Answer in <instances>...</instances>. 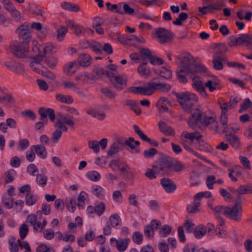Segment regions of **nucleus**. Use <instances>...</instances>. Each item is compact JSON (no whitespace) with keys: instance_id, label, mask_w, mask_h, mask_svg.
I'll list each match as a JSON object with an SVG mask.
<instances>
[{"instance_id":"f257e3e1","label":"nucleus","mask_w":252,"mask_h":252,"mask_svg":"<svg viewBox=\"0 0 252 252\" xmlns=\"http://www.w3.org/2000/svg\"><path fill=\"white\" fill-rule=\"evenodd\" d=\"M169 84L156 81V78H153L144 84L143 86L131 87L128 88V92L144 95H151L157 92H167L170 91Z\"/></svg>"},{"instance_id":"f03ea898","label":"nucleus","mask_w":252,"mask_h":252,"mask_svg":"<svg viewBox=\"0 0 252 252\" xmlns=\"http://www.w3.org/2000/svg\"><path fill=\"white\" fill-rule=\"evenodd\" d=\"M184 165L179 161H175L171 157L161 158L158 165H153V168L157 169L158 173L161 175H167L170 169H172L176 172L181 171L184 168Z\"/></svg>"},{"instance_id":"7ed1b4c3","label":"nucleus","mask_w":252,"mask_h":252,"mask_svg":"<svg viewBox=\"0 0 252 252\" xmlns=\"http://www.w3.org/2000/svg\"><path fill=\"white\" fill-rule=\"evenodd\" d=\"M172 93L177 99L183 100L179 101V103L183 109L187 112H190L192 110L194 107V103L193 102H196L198 100V97L193 93L185 92L179 94L175 92H173Z\"/></svg>"},{"instance_id":"20e7f679","label":"nucleus","mask_w":252,"mask_h":252,"mask_svg":"<svg viewBox=\"0 0 252 252\" xmlns=\"http://www.w3.org/2000/svg\"><path fill=\"white\" fill-rule=\"evenodd\" d=\"M242 201L236 200L235 205L232 207H226L225 216L236 221H239L241 220L242 217Z\"/></svg>"},{"instance_id":"39448f33","label":"nucleus","mask_w":252,"mask_h":252,"mask_svg":"<svg viewBox=\"0 0 252 252\" xmlns=\"http://www.w3.org/2000/svg\"><path fill=\"white\" fill-rule=\"evenodd\" d=\"M16 33L18 34L21 43L22 45H26L28 44L32 39L31 32L30 24L25 22L20 25L16 30Z\"/></svg>"},{"instance_id":"423d86ee","label":"nucleus","mask_w":252,"mask_h":252,"mask_svg":"<svg viewBox=\"0 0 252 252\" xmlns=\"http://www.w3.org/2000/svg\"><path fill=\"white\" fill-rule=\"evenodd\" d=\"M155 36L160 44H165L173 40L174 34L164 28L160 27L155 29Z\"/></svg>"},{"instance_id":"0eeeda50","label":"nucleus","mask_w":252,"mask_h":252,"mask_svg":"<svg viewBox=\"0 0 252 252\" xmlns=\"http://www.w3.org/2000/svg\"><path fill=\"white\" fill-rule=\"evenodd\" d=\"M140 53V58L142 61H145L147 59L153 65H161L164 63L162 59L152 55L151 51L147 48L141 49Z\"/></svg>"},{"instance_id":"6e6552de","label":"nucleus","mask_w":252,"mask_h":252,"mask_svg":"<svg viewBox=\"0 0 252 252\" xmlns=\"http://www.w3.org/2000/svg\"><path fill=\"white\" fill-rule=\"evenodd\" d=\"M248 38L247 34H239L236 35H232L229 37L228 44L231 47L244 45L247 47L249 43Z\"/></svg>"},{"instance_id":"1a4fd4ad","label":"nucleus","mask_w":252,"mask_h":252,"mask_svg":"<svg viewBox=\"0 0 252 252\" xmlns=\"http://www.w3.org/2000/svg\"><path fill=\"white\" fill-rule=\"evenodd\" d=\"M110 81L115 89L120 91L126 87L127 79L122 75L115 76L109 77Z\"/></svg>"},{"instance_id":"9d476101","label":"nucleus","mask_w":252,"mask_h":252,"mask_svg":"<svg viewBox=\"0 0 252 252\" xmlns=\"http://www.w3.org/2000/svg\"><path fill=\"white\" fill-rule=\"evenodd\" d=\"M10 49L12 54L18 58L25 57L28 52V48L26 45H22L20 42L10 45Z\"/></svg>"},{"instance_id":"9b49d317","label":"nucleus","mask_w":252,"mask_h":252,"mask_svg":"<svg viewBox=\"0 0 252 252\" xmlns=\"http://www.w3.org/2000/svg\"><path fill=\"white\" fill-rule=\"evenodd\" d=\"M108 140L106 138L101 139L99 141L90 140L88 142V147L95 153H98L100 151V147L102 150L106 149L107 146Z\"/></svg>"},{"instance_id":"f8f14e48","label":"nucleus","mask_w":252,"mask_h":252,"mask_svg":"<svg viewBox=\"0 0 252 252\" xmlns=\"http://www.w3.org/2000/svg\"><path fill=\"white\" fill-rule=\"evenodd\" d=\"M38 113L40 116V121H45V124H47L48 120L47 119V116H49L50 120L51 122H54L56 119L55 114V111L52 108H46L45 107H40L38 110Z\"/></svg>"},{"instance_id":"ddd939ff","label":"nucleus","mask_w":252,"mask_h":252,"mask_svg":"<svg viewBox=\"0 0 252 252\" xmlns=\"http://www.w3.org/2000/svg\"><path fill=\"white\" fill-rule=\"evenodd\" d=\"M226 141L235 150H239L241 148V141L239 137L231 132L225 135Z\"/></svg>"},{"instance_id":"4468645a","label":"nucleus","mask_w":252,"mask_h":252,"mask_svg":"<svg viewBox=\"0 0 252 252\" xmlns=\"http://www.w3.org/2000/svg\"><path fill=\"white\" fill-rule=\"evenodd\" d=\"M193 84L192 85L193 88L196 90L203 97H207V94L205 89V85H203L202 81L199 79L197 76H194L192 78Z\"/></svg>"},{"instance_id":"2eb2a0df","label":"nucleus","mask_w":252,"mask_h":252,"mask_svg":"<svg viewBox=\"0 0 252 252\" xmlns=\"http://www.w3.org/2000/svg\"><path fill=\"white\" fill-rule=\"evenodd\" d=\"M54 49V46L52 44L48 43L46 45L42 46V54H37L34 56L33 58L35 63H40L45 57V55L49 53L52 51Z\"/></svg>"},{"instance_id":"dca6fc26","label":"nucleus","mask_w":252,"mask_h":252,"mask_svg":"<svg viewBox=\"0 0 252 252\" xmlns=\"http://www.w3.org/2000/svg\"><path fill=\"white\" fill-rule=\"evenodd\" d=\"M133 127L135 133H136L142 140L149 143L150 145L154 147H157L158 146V141L156 140H152L146 134H144V133L140 129L139 127L137 125H134L133 126Z\"/></svg>"},{"instance_id":"f3484780","label":"nucleus","mask_w":252,"mask_h":252,"mask_svg":"<svg viewBox=\"0 0 252 252\" xmlns=\"http://www.w3.org/2000/svg\"><path fill=\"white\" fill-rule=\"evenodd\" d=\"M5 65L14 73L22 74L24 72V66L19 63L8 62L5 63Z\"/></svg>"},{"instance_id":"a211bd4d","label":"nucleus","mask_w":252,"mask_h":252,"mask_svg":"<svg viewBox=\"0 0 252 252\" xmlns=\"http://www.w3.org/2000/svg\"><path fill=\"white\" fill-rule=\"evenodd\" d=\"M57 121L56 122H62L63 124L68 125L70 127H73L74 122L72 120V117L68 114L59 113L57 116Z\"/></svg>"},{"instance_id":"6ab92c4d","label":"nucleus","mask_w":252,"mask_h":252,"mask_svg":"<svg viewBox=\"0 0 252 252\" xmlns=\"http://www.w3.org/2000/svg\"><path fill=\"white\" fill-rule=\"evenodd\" d=\"M202 117L201 112L196 109L195 111L192 114L188 121V124L190 126H193L200 122Z\"/></svg>"},{"instance_id":"aec40b11","label":"nucleus","mask_w":252,"mask_h":252,"mask_svg":"<svg viewBox=\"0 0 252 252\" xmlns=\"http://www.w3.org/2000/svg\"><path fill=\"white\" fill-rule=\"evenodd\" d=\"M79 64L76 62H72L66 64L63 67V71L68 76H71L77 70Z\"/></svg>"},{"instance_id":"412c9836","label":"nucleus","mask_w":252,"mask_h":252,"mask_svg":"<svg viewBox=\"0 0 252 252\" xmlns=\"http://www.w3.org/2000/svg\"><path fill=\"white\" fill-rule=\"evenodd\" d=\"M160 184L167 192H173L176 189V185L168 178H164L161 179Z\"/></svg>"},{"instance_id":"4be33fe9","label":"nucleus","mask_w":252,"mask_h":252,"mask_svg":"<svg viewBox=\"0 0 252 252\" xmlns=\"http://www.w3.org/2000/svg\"><path fill=\"white\" fill-rule=\"evenodd\" d=\"M214 49L213 58L220 59V56L223 55L227 52V47L225 44L219 43L216 44Z\"/></svg>"},{"instance_id":"5701e85b","label":"nucleus","mask_w":252,"mask_h":252,"mask_svg":"<svg viewBox=\"0 0 252 252\" xmlns=\"http://www.w3.org/2000/svg\"><path fill=\"white\" fill-rule=\"evenodd\" d=\"M252 193V186L246 185L240 186L237 189L236 200H241V195Z\"/></svg>"},{"instance_id":"b1692460","label":"nucleus","mask_w":252,"mask_h":252,"mask_svg":"<svg viewBox=\"0 0 252 252\" xmlns=\"http://www.w3.org/2000/svg\"><path fill=\"white\" fill-rule=\"evenodd\" d=\"M226 206L222 205H219L215 207L214 213L215 217L220 221V225L222 226L224 224V220L220 216L221 214H223L225 216V208Z\"/></svg>"},{"instance_id":"393cba45","label":"nucleus","mask_w":252,"mask_h":252,"mask_svg":"<svg viewBox=\"0 0 252 252\" xmlns=\"http://www.w3.org/2000/svg\"><path fill=\"white\" fill-rule=\"evenodd\" d=\"M189 73L191 75H194L196 73H202L205 72L207 70L206 67L202 64H192L188 67Z\"/></svg>"},{"instance_id":"a878e982","label":"nucleus","mask_w":252,"mask_h":252,"mask_svg":"<svg viewBox=\"0 0 252 252\" xmlns=\"http://www.w3.org/2000/svg\"><path fill=\"white\" fill-rule=\"evenodd\" d=\"M158 126L159 131L164 135H173L175 134L174 130L163 121L159 122Z\"/></svg>"},{"instance_id":"bb28decb","label":"nucleus","mask_w":252,"mask_h":252,"mask_svg":"<svg viewBox=\"0 0 252 252\" xmlns=\"http://www.w3.org/2000/svg\"><path fill=\"white\" fill-rule=\"evenodd\" d=\"M32 150H34L37 155L42 158H45L47 156L46 148L42 145H33Z\"/></svg>"},{"instance_id":"cd10ccee","label":"nucleus","mask_w":252,"mask_h":252,"mask_svg":"<svg viewBox=\"0 0 252 252\" xmlns=\"http://www.w3.org/2000/svg\"><path fill=\"white\" fill-rule=\"evenodd\" d=\"M91 58L89 55L82 54L78 58V63L79 66H88L91 64Z\"/></svg>"},{"instance_id":"c85d7f7f","label":"nucleus","mask_w":252,"mask_h":252,"mask_svg":"<svg viewBox=\"0 0 252 252\" xmlns=\"http://www.w3.org/2000/svg\"><path fill=\"white\" fill-rule=\"evenodd\" d=\"M187 74H190L188 68L180 67V68L177 70L178 78L179 81L183 83H186L188 81L186 78Z\"/></svg>"},{"instance_id":"c756f323","label":"nucleus","mask_w":252,"mask_h":252,"mask_svg":"<svg viewBox=\"0 0 252 252\" xmlns=\"http://www.w3.org/2000/svg\"><path fill=\"white\" fill-rule=\"evenodd\" d=\"M61 85L63 86L64 89H71L74 92L77 93L79 94L82 93V92L79 91V88L77 87L76 84L69 80H63L62 82Z\"/></svg>"},{"instance_id":"7c9ffc66","label":"nucleus","mask_w":252,"mask_h":252,"mask_svg":"<svg viewBox=\"0 0 252 252\" xmlns=\"http://www.w3.org/2000/svg\"><path fill=\"white\" fill-rule=\"evenodd\" d=\"M137 72L140 76L144 78H148L151 75V71L144 64H140L137 68Z\"/></svg>"},{"instance_id":"2f4dec72","label":"nucleus","mask_w":252,"mask_h":252,"mask_svg":"<svg viewBox=\"0 0 252 252\" xmlns=\"http://www.w3.org/2000/svg\"><path fill=\"white\" fill-rule=\"evenodd\" d=\"M61 6L65 10L73 11L74 12H77L80 11V9L78 5L67 1L63 2L61 4Z\"/></svg>"},{"instance_id":"473e14b6","label":"nucleus","mask_w":252,"mask_h":252,"mask_svg":"<svg viewBox=\"0 0 252 252\" xmlns=\"http://www.w3.org/2000/svg\"><path fill=\"white\" fill-rule=\"evenodd\" d=\"M0 102L4 103L6 106H10L15 102V99L10 93H4L1 96Z\"/></svg>"},{"instance_id":"72a5a7b5","label":"nucleus","mask_w":252,"mask_h":252,"mask_svg":"<svg viewBox=\"0 0 252 252\" xmlns=\"http://www.w3.org/2000/svg\"><path fill=\"white\" fill-rule=\"evenodd\" d=\"M56 99L59 102L67 104H71L73 102V98L69 95L58 94L56 95Z\"/></svg>"},{"instance_id":"f704fd0d","label":"nucleus","mask_w":252,"mask_h":252,"mask_svg":"<svg viewBox=\"0 0 252 252\" xmlns=\"http://www.w3.org/2000/svg\"><path fill=\"white\" fill-rule=\"evenodd\" d=\"M93 72L97 76L98 78H101L105 75L109 78L110 77L114 76V73L105 71L101 67H96L93 70Z\"/></svg>"},{"instance_id":"c9c22d12","label":"nucleus","mask_w":252,"mask_h":252,"mask_svg":"<svg viewBox=\"0 0 252 252\" xmlns=\"http://www.w3.org/2000/svg\"><path fill=\"white\" fill-rule=\"evenodd\" d=\"M129 241V239L128 238L119 240V241L117 242V244L116 245V247L118 251L120 252H124L127 248Z\"/></svg>"},{"instance_id":"e433bc0d","label":"nucleus","mask_w":252,"mask_h":252,"mask_svg":"<svg viewBox=\"0 0 252 252\" xmlns=\"http://www.w3.org/2000/svg\"><path fill=\"white\" fill-rule=\"evenodd\" d=\"M206 233V228L203 224H200L194 230V235L196 238L200 239Z\"/></svg>"},{"instance_id":"4c0bfd02","label":"nucleus","mask_w":252,"mask_h":252,"mask_svg":"<svg viewBox=\"0 0 252 252\" xmlns=\"http://www.w3.org/2000/svg\"><path fill=\"white\" fill-rule=\"evenodd\" d=\"M91 192L97 197L101 198L104 196V189L98 185H93L91 188Z\"/></svg>"},{"instance_id":"58836bf2","label":"nucleus","mask_w":252,"mask_h":252,"mask_svg":"<svg viewBox=\"0 0 252 252\" xmlns=\"http://www.w3.org/2000/svg\"><path fill=\"white\" fill-rule=\"evenodd\" d=\"M200 205V202L197 200H194L193 204H189L187 206V211L189 213H195L199 212V207Z\"/></svg>"},{"instance_id":"ea45409f","label":"nucleus","mask_w":252,"mask_h":252,"mask_svg":"<svg viewBox=\"0 0 252 252\" xmlns=\"http://www.w3.org/2000/svg\"><path fill=\"white\" fill-rule=\"evenodd\" d=\"M94 78V77L89 75L87 72H84L78 74L75 77V80L76 81H82L84 83H89L88 80Z\"/></svg>"},{"instance_id":"a19ab883","label":"nucleus","mask_w":252,"mask_h":252,"mask_svg":"<svg viewBox=\"0 0 252 252\" xmlns=\"http://www.w3.org/2000/svg\"><path fill=\"white\" fill-rule=\"evenodd\" d=\"M67 29L64 26H61L59 28L57 29V39L59 41H62L66 33Z\"/></svg>"},{"instance_id":"79ce46f5","label":"nucleus","mask_w":252,"mask_h":252,"mask_svg":"<svg viewBox=\"0 0 252 252\" xmlns=\"http://www.w3.org/2000/svg\"><path fill=\"white\" fill-rule=\"evenodd\" d=\"M192 56L188 53L184 55L181 60L182 66L180 67L188 68L189 66L192 65V63H190L191 59H192Z\"/></svg>"},{"instance_id":"37998d69","label":"nucleus","mask_w":252,"mask_h":252,"mask_svg":"<svg viewBox=\"0 0 252 252\" xmlns=\"http://www.w3.org/2000/svg\"><path fill=\"white\" fill-rule=\"evenodd\" d=\"M210 128L215 131V132L219 133H223L228 132V130L226 129V126H223L222 128H219L218 123L217 120L215 119L214 122L211 125Z\"/></svg>"},{"instance_id":"c03bdc74","label":"nucleus","mask_w":252,"mask_h":252,"mask_svg":"<svg viewBox=\"0 0 252 252\" xmlns=\"http://www.w3.org/2000/svg\"><path fill=\"white\" fill-rule=\"evenodd\" d=\"M171 232V228L168 224H164L162 225L161 228L159 230L158 233L161 237H167Z\"/></svg>"},{"instance_id":"a18cd8bd","label":"nucleus","mask_w":252,"mask_h":252,"mask_svg":"<svg viewBox=\"0 0 252 252\" xmlns=\"http://www.w3.org/2000/svg\"><path fill=\"white\" fill-rule=\"evenodd\" d=\"M76 200L70 198H67L65 199V205L68 210L72 213L76 209Z\"/></svg>"},{"instance_id":"49530a36","label":"nucleus","mask_w":252,"mask_h":252,"mask_svg":"<svg viewBox=\"0 0 252 252\" xmlns=\"http://www.w3.org/2000/svg\"><path fill=\"white\" fill-rule=\"evenodd\" d=\"M244 12V9H240L239 11L237 12L236 15L237 17L241 20L245 19L248 21L251 20L252 17V12L249 11L246 13V15L244 16L243 13Z\"/></svg>"},{"instance_id":"de8ad7c7","label":"nucleus","mask_w":252,"mask_h":252,"mask_svg":"<svg viewBox=\"0 0 252 252\" xmlns=\"http://www.w3.org/2000/svg\"><path fill=\"white\" fill-rule=\"evenodd\" d=\"M110 225L113 227H117L120 224L121 219L118 214H115L109 217Z\"/></svg>"},{"instance_id":"09e8293b","label":"nucleus","mask_w":252,"mask_h":252,"mask_svg":"<svg viewBox=\"0 0 252 252\" xmlns=\"http://www.w3.org/2000/svg\"><path fill=\"white\" fill-rule=\"evenodd\" d=\"M133 241L137 245H140L143 241V234L139 231L134 232L132 235Z\"/></svg>"},{"instance_id":"8fccbe9b","label":"nucleus","mask_w":252,"mask_h":252,"mask_svg":"<svg viewBox=\"0 0 252 252\" xmlns=\"http://www.w3.org/2000/svg\"><path fill=\"white\" fill-rule=\"evenodd\" d=\"M87 178L91 181L96 182L100 179V174L95 171H89L86 174Z\"/></svg>"},{"instance_id":"3c124183","label":"nucleus","mask_w":252,"mask_h":252,"mask_svg":"<svg viewBox=\"0 0 252 252\" xmlns=\"http://www.w3.org/2000/svg\"><path fill=\"white\" fill-rule=\"evenodd\" d=\"M94 207L95 213L98 216H100L105 209V205L103 202H99L95 203Z\"/></svg>"},{"instance_id":"603ef678","label":"nucleus","mask_w":252,"mask_h":252,"mask_svg":"<svg viewBox=\"0 0 252 252\" xmlns=\"http://www.w3.org/2000/svg\"><path fill=\"white\" fill-rule=\"evenodd\" d=\"M88 45L86 47H90L96 53H101L102 52V46L97 42H94L91 43L88 42Z\"/></svg>"},{"instance_id":"864d4df0","label":"nucleus","mask_w":252,"mask_h":252,"mask_svg":"<svg viewBox=\"0 0 252 252\" xmlns=\"http://www.w3.org/2000/svg\"><path fill=\"white\" fill-rule=\"evenodd\" d=\"M29 232L28 225L26 223H23L19 228V235L22 240L24 239Z\"/></svg>"},{"instance_id":"5fc2aeb1","label":"nucleus","mask_w":252,"mask_h":252,"mask_svg":"<svg viewBox=\"0 0 252 252\" xmlns=\"http://www.w3.org/2000/svg\"><path fill=\"white\" fill-rule=\"evenodd\" d=\"M122 148L121 147L118 146L117 144H115L113 143V144L110 147L109 150L107 152L108 156H112L113 155L117 154L119 151L122 150Z\"/></svg>"},{"instance_id":"6e6d98bb","label":"nucleus","mask_w":252,"mask_h":252,"mask_svg":"<svg viewBox=\"0 0 252 252\" xmlns=\"http://www.w3.org/2000/svg\"><path fill=\"white\" fill-rule=\"evenodd\" d=\"M87 196V194L84 191H81L77 198L79 203L77 204L78 207L82 209L84 208L85 200Z\"/></svg>"},{"instance_id":"4d7b16f0","label":"nucleus","mask_w":252,"mask_h":252,"mask_svg":"<svg viewBox=\"0 0 252 252\" xmlns=\"http://www.w3.org/2000/svg\"><path fill=\"white\" fill-rule=\"evenodd\" d=\"M100 92L105 96L108 97L110 99H113L116 96L115 93L113 92L107 88H101Z\"/></svg>"},{"instance_id":"13d9d810","label":"nucleus","mask_w":252,"mask_h":252,"mask_svg":"<svg viewBox=\"0 0 252 252\" xmlns=\"http://www.w3.org/2000/svg\"><path fill=\"white\" fill-rule=\"evenodd\" d=\"M184 136L186 139H189L191 140L196 139L197 141H199V140L202 137V135L198 132L193 133L186 132Z\"/></svg>"},{"instance_id":"bf43d9fd","label":"nucleus","mask_w":252,"mask_h":252,"mask_svg":"<svg viewBox=\"0 0 252 252\" xmlns=\"http://www.w3.org/2000/svg\"><path fill=\"white\" fill-rule=\"evenodd\" d=\"M36 252H55V250L53 248L48 247L44 244H41L36 248Z\"/></svg>"},{"instance_id":"052dcab7","label":"nucleus","mask_w":252,"mask_h":252,"mask_svg":"<svg viewBox=\"0 0 252 252\" xmlns=\"http://www.w3.org/2000/svg\"><path fill=\"white\" fill-rule=\"evenodd\" d=\"M36 181L39 185L44 187L47 184V178L44 174H37Z\"/></svg>"},{"instance_id":"680f3d73","label":"nucleus","mask_w":252,"mask_h":252,"mask_svg":"<svg viewBox=\"0 0 252 252\" xmlns=\"http://www.w3.org/2000/svg\"><path fill=\"white\" fill-rule=\"evenodd\" d=\"M62 135V132L60 129H56L52 134L51 140L56 144L57 143Z\"/></svg>"},{"instance_id":"e2e57ef3","label":"nucleus","mask_w":252,"mask_h":252,"mask_svg":"<svg viewBox=\"0 0 252 252\" xmlns=\"http://www.w3.org/2000/svg\"><path fill=\"white\" fill-rule=\"evenodd\" d=\"M158 151L155 148H150L146 150L143 152V155L145 158H152L157 154Z\"/></svg>"},{"instance_id":"0e129e2a","label":"nucleus","mask_w":252,"mask_h":252,"mask_svg":"<svg viewBox=\"0 0 252 252\" xmlns=\"http://www.w3.org/2000/svg\"><path fill=\"white\" fill-rule=\"evenodd\" d=\"M252 104V103L249 98H245L242 104L240 106V108L239 110V113H242L244 110L247 109L250 107Z\"/></svg>"},{"instance_id":"69168bd1","label":"nucleus","mask_w":252,"mask_h":252,"mask_svg":"<svg viewBox=\"0 0 252 252\" xmlns=\"http://www.w3.org/2000/svg\"><path fill=\"white\" fill-rule=\"evenodd\" d=\"M37 200V197L33 194H27L26 197V203L28 206L34 204Z\"/></svg>"},{"instance_id":"338daca9","label":"nucleus","mask_w":252,"mask_h":252,"mask_svg":"<svg viewBox=\"0 0 252 252\" xmlns=\"http://www.w3.org/2000/svg\"><path fill=\"white\" fill-rule=\"evenodd\" d=\"M159 75L166 79H169L171 78L172 76V72L171 70L163 67L159 71Z\"/></svg>"},{"instance_id":"774afa93","label":"nucleus","mask_w":252,"mask_h":252,"mask_svg":"<svg viewBox=\"0 0 252 252\" xmlns=\"http://www.w3.org/2000/svg\"><path fill=\"white\" fill-rule=\"evenodd\" d=\"M144 233L146 237L148 239L152 238L155 234V231L150 226V225H145L144 229Z\"/></svg>"}]
</instances>
